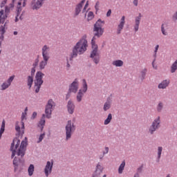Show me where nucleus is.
I'll return each instance as SVG.
<instances>
[{
  "label": "nucleus",
  "instance_id": "f257e3e1",
  "mask_svg": "<svg viewBox=\"0 0 177 177\" xmlns=\"http://www.w3.org/2000/svg\"><path fill=\"white\" fill-rule=\"evenodd\" d=\"M104 26V21H102V19H98L97 22L94 25V37L91 40V46H92V52L90 57L93 59L94 63L95 64H98L99 62H100V55H99V52L97 51V46L95 43V39H96V37L97 38L102 37L103 35V32H104V29L102 28Z\"/></svg>",
  "mask_w": 177,
  "mask_h": 177
},
{
  "label": "nucleus",
  "instance_id": "f03ea898",
  "mask_svg": "<svg viewBox=\"0 0 177 177\" xmlns=\"http://www.w3.org/2000/svg\"><path fill=\"white\" fill-rule=\"evenodd\" d=\"M26 148L27 138H25V140L21 141V142L19 138H14L10 147V150L12 151L11 158H13L17 154L18 157L23 158L24 154H26Z\"/></svg>",
  "mask_w": 177,
  "mask_h": 177
},
{
  "label": "nucleus",
  "instance_id": "7ed1b4c3",
  "mask_svg": "<svg viewBox=\"0 0 177 177\" xmlns=\"http://www.w3.org/2000/svg\"><path fill=\"white\" fill-rule=\"evenodd\" d=\"M86 48H88V41L85 39H80L73 47V52L69 55L67 61L70 60L71 62L74 57L78 56V54L82 55L86 51Z\"/></svg>",
  "mask_w": 177,
  "mask_h": 177
},
{
  "label": "nucleus",
  "instance_id": "20e7f679",
  "mask_svg": "<svg viewBox=\"0 0 177 177\" xmlns=\"http://www.w3.org/2000/svg\"><path fill=\"white\" fill-rule=\"evenodd\" d=\"M45 74L42 73L41 71H38L36 73L35 80V91L36 93L39 92V89H41V85L44 84V80H42V77H44Z\"/></svg>",
  "mask_w": 177,
  "mask_h": 177
},
{
  "label": "nucleus",
  "instance_id": "39448f33",
  "mask_svg": "<svg viewBox=\"0 0 177 177\" xmlns=\"http://www.w3.org/2000/svg\"><path fill=\"white\" fill-rule=\"evenodd\" d=\"M13 3H10L9 6H6L5 13L3 10L0 11V24H3L5 23V20L8 17V15L10 10L13 8Z\"/></svg>",
  "mask_w": 177,
  "mask_h": 177
},
{
  "label": "nucleus",
  "instance_id": "423d86ee",
  "mask_svg": "<svg viewBox=\"0 0 177 177\" xmlns=\"http://www.w3.org/2000/svg\"><path fill=\"white\" fill-rule=\"evenodd\" d=\"M74 131H75V126L74 125V123H73L71 120H68L66 127V140L71 138V135H73Z\"/></svg>",
  "mask_w": 177,
  "mask_h": 177
},
{
  "label": "nucleus",
  "instance_id": "0eeeda50",
  "mask_svg": "<svg viewBox=\"0 0 177 177\" xmlns=\"http://www.w3.org/2000/svg\"><path fill=\"white\" fill-rule=\"evenodd\" d=\"M83 82V89L82 90H80L77 95L76 97V99L77 100V102H81V100H82V97H84V93H85L86 92V91H88V84H86V80H85V79H83L82 80Z\"/></svg>",
  "mask_w": 177,
  "mask_h": 177
},
{
  "label": "nucleus",
  "instance_id": "6e6552de",
  "mask_svg": "<svg viewBox=\"0 0 177 177\" xmlns=\"http://www.w3.org/2000/svg\"><path fill=\"white\" fill-rule=\"evenodd\" d=\"M53 106H55V102H53V100H49L45 109L46 118H50L52 110H53Z\"/></svg>",
  "mask_w": 177,
  "mask_h": 177
},
{
  "label": "nucleus",
  "instance_id": "1a4fd4ad",
  "mask_svg": "<svg viewBox=\"0 0 177 177\" xmlns=\"http://www.w3.org/2000/svg\"><path fill=\"white\" fill-rule=\"evenodd\" d=\"M46 0H32L31 3V8L33 10H38L45 3Z\"/></svg>",
  "mask_w": 177,
  "mask_h": 177
},
{
  "label": "nucleus",
  "instance_id": "9d476101",
  "mask_svg": "<svg viewBox=\"0 0 177 177\" xmlns=\"http://www.w3.org/2000/svg\"><path fill=\"white\" fill-rule=\"evenodd\" d=\"M160 122L161 120H160V117H158L156 119L154 120V121L152 122L151 126L149 128L150 133L153 134L154 133L155 131H157V129H158Z\"/></svg>",
  "mask_w": 177,
  "mask_h": 177
},
{
  "label": "nucleus",
  "instance_id": "9b49d317",
  "mask_svg": "<svg viewBox=\"0 0 177 177\" xmlns=\"http://www.w3.org/2000/svg\"><path fill=\"white\" fill-rule=\"evenodd\" d=\"M27 2V0H20V1L18 2L17 4V14L15 17V21H19V15H20V12H21V8H24L26 6V3Z\"/></svg>",
  "mask_w": 177,
  "mask_h": 177
},
{
  "label": "nucleus",
  "instance_id": "f8f14e48",
  "mask_svg": "<svg viewBox=\"0 0 177 177\" xmlns=\"http://www.w3.org/2000/svg\"><path fill=\"white\" fill-rule=\"evenodd\" d=\"M49 52H50V47L47 45H44L41 49L42 57L45 59H50Z\"/></svg>",
  "mask_w": 177,
  "mask_h": 177
},
{
  "label": "nucleus",
  "instance_id": "ddd939ff",
  "mask_svg": "<svg viewBox=\"0 0 177 177\" xmlns=\"http://www.w3.org/2000/svg\"><path fill=\"white\" fill-rule=\"evenodd\" d=\"M53 168V161L50 162L48 161L44 168V174L46 177L49 176L50 174H52V169Z\"/></svg>",
  "mask_w": 177,
  "mask_h": 177
},
{
  "label": "nucleus",
  "instance_id": "4468645a",
  "mask_svg": "<svg viewBox=\"0 0 177 177\" xmlns=\"http://www.w3.org/2000/svg\"><path fill=\"white\" fill-rule=\"evenodd\" d=\"M13 80H15V75L10 77L6 82H3L1 84V90L5 91V89H8L10 85H12V82H13Z\"/></svg>",
  "mask_w": 177,
  "mask_h": 177
},
{
  "label": "nucleus",
  "instance_id": "2eb2a0df",
  "mask_svg": "<svg viewBox=\"0 0 177 177\" xmlns=\"http://www.w3.org/2000/svg\"><path fill=\"white\" fill-rule=\"evenodd\" d=\"M125 26V16H122L120 19V21L117 27V34H121L122 30H124V26Z\"/></svg>",
  "mask_w": 177,
  "mask_h": 177
},
{
  "label": "nucleus",
  "instance_id": "dca6fc26",
  "mask_svg": "<svg viewBox=\"0 0 177 177\" xmlns=\"http://www.w3.org/2000/svg\"><path fill=\"white\" fill-rule=\"evenodd\" d=\"M140 20H142V14L139 13L138 17H135V21H134V30L136 32L137 31H139V26H140Z\"/></svg>",
  "mask_w": 177,
  "mask_h": 177
},
{
  "label": "nucleus",
  "instance_id": "f3484780",
  "mask_svg": "<svg viewBox=\"0 0 177 177\" xmlns=\"http://www.w3.org/2000/svg\"><path fill=\"white\" fill-rule=\"evenodd\" d=\"M78 91V80L77 79L71 84L69 88V92H73V93H77Z\"/></svg>",
  "mask_w": 177,
  "mask_h": 177
},
{
  "label": "nucleus",
  "instance_id": "a211bd4d",
  "mask_svg": "<svg viewBox=\"0 0 177 177\" xmlns=\"http://www.w3.org/2000/svg\"><path fill=\"white\" fill-rule=\"evenodd\" d=\"M15 129L18 133H24V122H17L15 127Z\"/></svg>",
  "mask_w": 177,
  "mask_h": 177
},
{
  "label": "nucleus",
  "instance_id": "6ab92c4d",
  "mask_svg": "<svg viewBox=\"0 0 177 177\" xmlns=\"http://www.w3.org/2000/svg\"><path fill=\"white\" fill-rule=\"evenodd\" d=\"M84 3H85V0H82L79 4L76 6L75 10V16H78L80 15Z\"/></svg>",
  "mask_w": 177,
  "mask_h": 177
},
{
  "label": "nucleus",
  "instance_id": "aec40b11",
  "mask_svg": "<svg viewBox=\"0 0 177 177\" xmlns=\"http://www.w3.org/2000/svg\"><path fill=\"white\" fill-rule=\"evenodd\" d=\"M48 62H49V58H43V60H41L39 64V69H45V67L48 65Z\"/></svg>",
  "mask_w": 177,
  "mask_h": 177
},
{
  "label": "nucleus",
  "instance_id": "412c9836",
  "mask_svg": "<svg viewBox=\"0 0 177 177\" xmlns=\"http://www.w3.org/2000/svg\"><path fill=\"white\" fill-rule=\"evenodd\" d=\"M67 109L69 114H73L74 113V109H75V105L71 101L68 102Z\"/></svg>",
  "mask_w": 177,
  "mask_h": 177
},
{
  "label": "nucleus",
  "instance_id": "4be33fe9",
  "mask_svg": "<svg viewBox=\"0 0 177 177\" xmlns=\"http://www.w3.org/2000/svg\"><path fill=\"white\" fill-rule=\"evenodd\" d=\"M168 85H169V80H165L158 84V88L159 89H165Z\"/></svg>",
  "mask_w": 177,
  "mask_h": 177
},
{
  "label": "nucleus",
  "instance_id": "5701e85b",
  "mask_svg": "<svg viewBox=\"0 0 177 177\" xmlns=\"http://www.w3.org/2000/svg\"><path fill=\"white\" fill-rule=\"evenodd\" d=\"M102 172H103V167H102V165H100V164L98 163L96 167L94 176H99V175H100Z\"/></svg>",
  "mask_w": 177,
  "mask_h": 177
},
{
  "label": "nucleus",
  "instance_id": "b1692460",
  "mask_svg": "<svg viewBox=\"0 0 177 177\" xmlns=\"http://www.w3.org/2000/svg\"><path fill=\"white\" fill-rule=\"evenodd\" d=\"M21 162V160H20V158L15 157L13 160V165H15V172L17 171V167H19V165Z\"/></svg>",
  "mask_w": 177,
  "mask_h": 177
},
{
  "label": "nucleus",
  "instance_id": "393cba45",
  "mask_svg": "<svg viewBox=\"0 0 177 177\" xmlns=\"http://www.w3.org/2000/svg\"><path fill=\"white\" fill-rule=\"evenodd\" d=\"M113 66H115V67H122L124 66V62L121 59H117L112 62Z\"/></svg>",
  "mask_w": 177,
  "mask_h": 177
},
{
  "label": "nucleus",
  "instance_id": "a878e982",
  "mask_svg": "<svg viewBox=\"0 0 177 177\" xmlns=\"http://www.w3.org/2000/svg\"><path fill=\"white\" fill-rule=\"evenodd\" d=\"M34 82V76H28L27 78V85L29 86V89H31V86H32V84Z\"/></svg>",
  "mask_w": 177,
  "mask_h": 177
},
{
  "label": "nucleus",
  "instance_id": "bb28decb",
  "mask_svg": "<svg viewBox=\"0 0 177 177\" xmlns=\"http://www.w3.org/2000/svg\"><path fill=\"white\" fill-rule=\"evenodd\" d=\"M34 169H35L34 165H30V166L28 169V172L29 176H32V175H34Z\"/></svg>",
  "mask_w": 177,
  "mask_h": 177
},
{
  "label": "nucleus",
  "instance_id": "cd10ccee",
  "mask_svg": "<svg viewBox=\"0 0 177 177\" xmlns=\"http://www.w3.org/2000/svg\"><path fill=\"white\" fill-rule=\"evenodd\" d=\"M111 120H113V115H111V113H109L108 115L107 118L104 120V125H109V124H110V122H111Z\"/></svg>",
  "mask_w": 177,
  "mask_h": 177
},
{
  "label": "nucleus",
  "instance_id": "c85d7f7f",
  "mask_svg": "<svg viewBox=\"0 0 177 177\" xmlns=\"http://www.w3.org/2000/svg\"><path fill=\"white\" fill-rule=\"evenodd\" d=\"M110 107H111V102H110L109 100H108L107 102H106L104 104V111H107V110L110 109Z\"/></svg>",
  "mask_w": 177,
  "mask_h": 177
},
{
  "label": "nucleus",
  "instance_id": "c756f323",
  "mask_svg": "<svg viewBox=\"0 0 177 177\" xmlns=\"http://www.w3.org/2000/svg\"><path fill=\"white\" fill-rule=\"evenodd\" d=\"M165 28H168V24H163L161 26V31L163 35H168V32L165 31Z\"/></svg>",
  "mask_w": 177,
  "mask_h": 177
},
{
  "label": "nucleus",
  "instance_id": "7c9ffc66",
  "mask_svg": "<svg viewBox=\"0 0 177 177\" xmlns=\"http://www.w3.org/2000/svg\"><path fill=\"white\" fill-rule=\"evenodd\" d=\"M177 70V59L171 64V73H174Z\"/></svg>",
  "mask_w": 177,
  "mask_h": 177
},
{
  "label": "nucleus",
  "instance_id": "2f4dec72",
  "mask_svg": "<svg viewBox=\"0 0 177 177\" xmlns=\"http://www.w3.org/2000/svg\"><path fill=\"white\" fill-rule=\"evenodd\" d=\"M45 126V114H43L41 120L39 123V127H41V131L44 129V127Z\"/></svg>",
  "mask_w": 177,
  "mask_h": 177
},
{
  "label": "nucleus",
  "instance_id": "473e14b6",
  "mask_svg": "<svg viewBox=\"0 0 177 177\" xmlns=\"http://www.w3.org/2000/svg\"><path fill=\"white\" fill-rule=\"evenodd\" d=\"M125 168V161H123L118 169V173L122 174V171H124V169Z\"/></svg>",
  "mask_w": 177,
  "mask_h": 177
},
{
  "label": "nucleus",
  "instance_id": "72a5a7b5",
  "mask_svg": "<svg viewBox=\"0 0 177 177\" xmlns=\"http://www.w3.org/2000/svg\"><path fill=\"white\" fill-rule=\"evenodd\" d=\"M5 132V120H3L2 124H1V127L0 129V139L2 138V133Z\"/></svg>",
  "mask_w": 177,
  "mask_h": 177
},
{
  "label": "nucleus",
  "instance_id": "f704fd0d",
  "mask_svg": "<svg viewBox=\"0 0 177 177\" xmlns=\"http://www.w3.org/2000/svg\"><path fill=\"white\" fill-rule=\"evenodd\" d=\"M95 17V15H93V12L90 11L88 12L87 15V20L88 21H90V20H92Z\"/></svg>",
  "mask_w": 177,
  "mask_h": 177
},
{
  "label": "nucleus",
  "instance_id": "c9c22d12",
  "mask_svg": "<svg viewBox=\"0 0 177 177\" xmlns=\"http://www.w3.org/2000/svg\"><path fill=\"white\" fill-rule=\"evenodd\" d=\"M146 73H147V69L144 68L142 71L140 72V77L141 80H145V77H146Z\"/></svg>",
  "mask_w": 177,
  "mask_h": 177
},
{
  "label": "nucleus",
  "instance_id": "e433bc0d",
  "mask_svg": "<svg viewBox=\"0 0 177 177\" xmlns=\"http://www.w3.org/2000/svg\"><path fill=\"white\" fill-rule=\"evenodd\" d=\"M5 26L6 24H4V26H1L0 27V35L1 38H3V34H5L6 31H5Z\"/></svg>",
  "mask_w": 177,
  "mask_h": 177
},
{
  "label": "nucleus",
  "instance_id": "4c0bfd02",
  "mask_svg": "<svg viewBox=\"0 0 177 177\" xmlns=\"http://www.w3.org/2000/svg\"><path fill=\"white\" fill-rule=\"evenodd\" d=\"M161 153H162V147H159L158 148V159L160 160L161 158Z\"/></svg>",
  "mask_w": 177,
  "mask_h": 177
},
{
  "label": "nucleus",
  "instance_id": "58836bf2",
  "mask_svg": "<svg viewBox=\"0 0 177 177\" xmlns=\"http://www.w3.org/2000/svg\"><path fill=\"white\" fill-rule=\"evenodd\" d=\"M44 138H45V133H43L39 136L37 143H41V142H42V140H44Z\"/></svg>",
  "mask_w": 177,
  "mask_h": 177
},
{
  "label": "nucleus",
  "instance_id": "ea45409f",
  "mask_svg": "<svg viewBox=\"0 0 177 177\" xmlns=\"http://www.w3.org/2000/svg\"><path fill=\"white\" fill-rule=\"evenodd\" d=\"M163 106H164V104H162V102H160L157 107L158 111H161L162 110Z\"/></svg>",
  "mask_w": 177,
  "mask_h": 177
},
{
  "label": "nucleus",
  "instance_id": "a19ab883",
  "mask_svg": "<svg viewBox=\"0 0 177 177\" xmlns=\"http://www.w3.org/2000/svg\"><path fill=\"white\" fill-rule=\"evenodd\" d=\"M100 6V3L99 1H97L95 6V9L96 10L97 12V10H99Z\"/></svg>",
  "mask_w": 177,
  "mask_h": 177
},
{
  "label": "nucleus",
  "instance_id": "79ce46f5",
  "mask_svg": "<svg viewBox=\"0 0 177 177\" xmlns=\"http://www.w3.org/2000/svg\"><path fill=\"white\" fill-rule=\"evenodd\" d=\"M39 62V59H36L35 60V63L32 64L33 67H35V68L37 67V66H38Z\"/></svg>",
  "mask_w": 177,
  "mask_h": 177
},
{
  "label": "nucleus",
  "instance_id": "37998d69",
  "mask_svg": "<svg viewBox=\"0 0 177 177\" xmlns=\"http://www.w3.org/2000/svg\"><path fill=\"white\" fill-rule=\"evenodd\" d=\"M26 115H27V113H26V112L22 113V115H21V121H24V120H25Z\"/></svg>",
  "mask_w": 177,
  "mask_h": 177
},
{
  "label": "nucleus",
  "instance_id": "c03bdc74",
  "mask_svg": "<svg viewBox=\"0 0 177 177\" xmlns=\"http://www.w3.org/2000/svg\"><path fill=\"white\" fill-rule=\"evenodd\" d=\"M172 19L174 21H176L177 20V12H176L174 15H173V17H172Z\"/></svg>",
  "mask_w": 177,
  "mask_h": 177
},
{
  "label": "nucleus",
  "instance_id": "a18cd8bd",
  "mask_svg": "<svg viewBox=\"0 0 177 177\" xmlns=\"http://www.w3.org/2000/svg\"><path fill=\"white\" fill-rule=\"evenodd\" d=\"M7 0H3V1L1 3V8H3L5 5H6Z\"/></svg>",
  "mask_w": 177,
  "mask_h": 177
},
{
  "label": "nucleus",
  "instance_id": "49530a36",
  "mask_svg": "<svg viewBox=\"0 0 177 177\" xmlns=\"http://www.w3.org/2000/svg\"><path fill=\"white\" fill-rule=\"evenodd\" d=\"M159 48H160V46H159V45H156V47H155V50H154L155 56H156V55H157V52H158Z\"/></svg>",
  "mask_w": 177,
  "mask_h": 177
},
{
  "label": "nucleus",
  "instance_id": "de8ad7c7",
  "mask_svg": "<svg viewBox=\"0 0 177 177\" xmlns=\"http://www.w3.org/2000/svg\"><path fill=\"white\" fill-rule=\"evenodd\" d=\"M34 74H35V67L33 68H32V70H31V76L34 77Z\"/></svg>",
  "mask_w": 177,
  "mask_h": 177
},
{
  "label": "nucleus",
  "instance_id": "09e8293b",
  "mask_svg": "<svg viewBox=\"0 0 177 177\" xmlns=\"http://www.w3.org/2000/svg\"><path fill=\"white\" fill-rule=\"evenodd\" d=\"M105 151H103V154H107L109 153V147H106L105 148Z\"/></svg>",
  "mask_w": 177,
  "mask_h": 177
},
{
  "label": "nucleus",
  "instance_id": "8fccbe9b",
  "mask_svg": "<svg viewBox=\"0 0 177 177\" xmlns=\"http://www.w3.org/2000/svg\"><path fill=\"white\" fill-rule=\"evenodd\" d=\"M111 16V10H109L107 13H106V17H110Z\"/></svg>",
  "mask_w": 177,
  "mask_h": 177
},
{
  "label": "nucleus",
  "instance_id": "3c124183",
  "mask_svg": "<svg viewBox=\"0 0 177 177\" xmlns=\"http://www.w3.org/2000/svg\"><path fill=\"white\" fill-rule=\"evenodd\" d=\"M88 5H89V3L87 1L84 9H83V12H85L86 10V8H88Z\"/></svg>",
  "mask_w": 177,
  "mask_h": 177
},
{
  "label": "nucleus",
  "instance_id": "603ef678",
  "mask_svg": "<svg viewBox=\"0 0 177 177\" xmlns=\"http://www.w3.org/2000/svg\"><path fill=\"white\" fill-rule=\"evenodd\" d=\"M154 62H156V59H154L153 62H152V66L153 68H155V70H157V66L154 65Z\"/></svg>",
  "mask_w": 177,
  "mask_h": 177
},
{
  "label": "nucleus",
  "instance_id": "864d4df0",
  "mask_svg": "<svg viewBox=\"0 0 177 177\" xmlns=\"http://www.w3.org/2000/svg\"><path fill=\"white\" fill-rule=\"evenodd\" d=\"M133 5H135V6H138V0H133Z\"/></svg>",
  "mask_w": 177,
  "mask_h": 177
},
{
  "label": "nucleus",
  "instance_id": "5fc2aeb1",
  "mask_svg": "<svg viewBox=\"0 0 177 177\" xmlns=\"http://www.w3.org/2000/svg\"><path fill=\"white\" fill-rule=\"evenodd\" d=\"M70 93H71V92L69 91V92L68 93V94L66 95V100L70 98V96H71V94H70Z\"/></svg>",
  "mask_w": 177,
  "mask_h": 177
},
{
  "label": "nucleus",
  "instance_id": "6e6d98bb",
  "mask_svg": "<svg viewBox=\"0 0 177 177\" xmlns=\"http://www.w3.org/2000/svg\"><path fill=\"white\" fill-rule=\"evenodd\" d=\"M35 117H37V112H34V113H32V118H35Z\"/></svg>",
  "mask_w": 177,
  "mask_h": 177
},
{
  "label": "nucleus",
  "instance_id": "4d7b16f0",
  "mask_svg": "<svg viewBox=\"0 0 177 177\" xmlns=\"http://www.w3.org/2000/svg\"><path fill=\"white\" fill-rule=\"evenodd\" d=\"M25 111L24 113H27V111H28V108L26 107V108L25 109V111Z\"/></svg>",
  "mask_w": 177,
  "mask_h": 177
},
{
  "label": "nucleus",
  "instance_id": "13d9d810",
  "mask_svg": "<svg viewBox=\"0 0 177 177\" xmlns=\"http://www.w3.org/2000/svg\"><path fill=\"white\" fill-rule=\"evenodd\" d=\"M14 35H17V31L14 32Z\"/></svg>",
  "mask_w": 177,
  "mask_h": 177
},
{
  "label": "nucleus",
  "instance_id": "bf43d9fd",
  "mask_svg": "<svg viewBox=\"0 0 177 177\" xmlns=\"http://www.w3.org/2000/svg\"><path fill=\"white\" fill-rule=\"evenodd\" d=\"M134 177H139V174H136Z\"/></svg>",
  "mask_w": 177,
  "mask_h": 177
},
{
  "label": "nucleus",
  "instance_id": "052dcab7",
  "mask_svg": "<svg viewBox=\"0 0 177 177\" xmlns=\"http://www.w3.org/2000/svg\"><path fill=\"white\" fill-rule=\"evenodd\" d=\"M67 67H70V64H67Z\"/></svg>",
  "mask_w": 177,
  "mask_h": 177
},
{
  "label": "nucleus",
  "instance_id": "680f3d73",
  "mask_svg": "<svg viewBox=\"0 0 177 177\" xmlns=\"http://www.w3.org/2000/svg\"><path fill=\"white\" fill-rule=\"evenodd\" d=\"M166 177H171V176H169V174H168Z\"/></svg>",
  "mask_w": 177,
  "mask_h": 177
},
{
  "label": "nucleus",
  "instance_id": "e2e57ef3",
  "mask_svg": "<svg viewBox=\"0 0 177 177\" xmlns=\"http://www.w3.org/2000/svg\"><path fill=\"white\" fill-rule=\"evenodd\" d=\"M12 3H15V0H12Z\"/></svg>",
  "mask_w": 177,
  "mask_h": 177
},
{
  "label": "nucleus",
  "instance_id": "0e129e2a",
  "mask_svg": "<svg viewBox=\"0 0 177 177\" xmlns=\"http://www.w3.org/2000/svg\"><path fill=\"white\" fill-rule=\"evenodd\" d=\"M106 174L103 176V177H106Z\"/></svg>",
  "mask_w": 177,
  "mask_h": 177
},
{
  "label": "nucleus",
  "instance_id": "69168bd1",
  "mask_svg": "<svg viewBox=\"0 0 177 177\" xmlns=\"http://www.w3.org/2000/svg\"><path fill=\"white\" fill-rule=\"evenodd\" d=\"M0 55H1V50H0Z\"/></svg>",
  "mask_w": 177,
  "mask_h": 177
}]
</instances>
